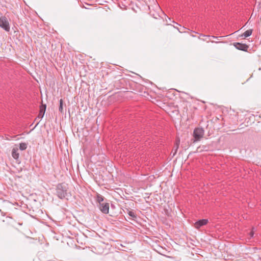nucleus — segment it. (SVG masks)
I'll return each mask as SVG.
<instances>
[{
	"mask_svg": "<svg viewBox=\"0 0 261 261\" xmlns=\"http://www.w3.org/2000/svg\"><path fill=\"white\" fill-rule=\"evenodd\" d=\"M68 187L64 184H60L57 185L56 188V193L57 196L63 199L67 198L68 193L67 192Z\"/></svg>",
	"mask_w": 261,
	"mask_h": 261,
	"instance_id": "1",
	"label": "nucleus"
},
{
	"mask_svg": "<svg viewBox=\"0 0 261 261\" xmlns=\"http://www.w3.org/2000/svg\"><path fill=\"white\" fill-rule=\"evenodd\" d=\"M108 246V244L102 241H98L95 244L94 247L97 254H101L106 252Z\"/></svg>",
	"mask_w": 261,
	"mask_h": 261,
	"instance_id": "2",
	"label": "nucleus"
},
{
	"mask_svg": "<svg viewBox=\"0 0 261 261\" xmlns=\"http://www.w3.org/2000/svg\"><path fill=\"white\" fill-rule=\"evenodd\" d=\"M204 134V130L202 127L195 128L193 132V137L195 139L194 142L199 141L203 138Z\"/></svg>",
	"mask_w": 261,
	"mask_h": 261,
	"instance_id": "3",
	"label": "nucleus"
},
{
	"mask_svg": "<svg viewBox=\"0 0 261 261\" xmlns=\"http://www.w3.org/2000/svg\"><path fill=\"white\" fill-rule=\"evenodd\" d=\"M0 27L3 28L6 32H9L10 30L9 21L7 18L5 16L0 18Z\"/></svg>",
	"mask_w": 261,
	"mask_h": 261,
	"instance_id": "4",
	"label": "nucleus"
},
{
	"mask_svg": "<svg viewBox=\"0 0 261 261\" xmlns=\"http://www.w3.org/2000/svg\"><path fill=\"white\" fill-rule=\"evenodd\" d=\"M233 46L238 49L247 51L249 46L246 44L241 43L239 42L233 43Z\"/></svg>",
	"mask_w": 261,
	"mask_h": 261,
	"instance_id": "5",
	"label": "nucleus"
},
{
	"mask_svg": "<svg viewBox=\"0 0 261 261\" xmlns=\"http://www.w3.org/2000/svg\"><path fill=\"white\" fill-rule=\"evenodd\" d=\"M99 209L104 214H108L109 212V204L102 203L99 204Z\"/></svg>",
	"mask_w": 261,
	"mask_h": 261,
	"instance_id": "6",
	"label": "nucleus"
},
{
	"mask_svg": "<svg viewBox=\"0 0 261 261\" xmlns=\"http://www.w3.org/2000/svg\"><path fill=\"white\" fill-rule=\"evenodd\" d=\"M208 223L207 219H201L197 222L194 224V227L196 229L200 228L201 226L206 225Z\"/></svg>",
	"mask_w": 261,
	"mask_h": 261,
	"instance_id": "7",
	"label": "nucleus"
},
{
	"mask_svg": "<svg viewBox=\"0 0 261 261\" xmlns=\"http://www.w3.org/2000/svg\"><path fill=\"white\" fill-rule=\"evenodd\" d=\"M45 110H46V105H42L40 107V111H39V113L38 115V117L39 118L42 119L43 117L44 114H45Z\"/></svg>",
	"mask_w": 261,
	"mask_h": 261,
	"instance_id": "8",
	"label": "nucleus"
},
{
	"mask_svg": "<svg viewBox=\"0 0 261 261\" xmlns=\"http://www.w3.org/2000/svg\"><path fill=\"white\" fill-rule=\"evenodd\" d=\"M12 156L16 160L18 159L19 156V153L18 152V149L17 148H14L12 151Z\"/></svg>",
	"mask_w": 261,
	"mask_h": 261,
	"instance_id": "9",
	"label": "nucleus"
},
{
	"mask_svg": "<svg viewBox=\"0 0 261 261\" xmlns=\"http://www.w3.org/2000/svg\"><path fill=\"white\" fill-rule=\"evenodd\" d=\"M179 143H180V140H179V138H177L176 139L175 143V144H174V146L173 147V149L174 150V154L176 153L177 150L179 147Z\"/></svg>",
	"mask_w": 261,
	"mask_h": 261,
	"instance_id": "10",
	"label": "nucleus"
},
{
	"mask_svg": "<svg viewBox=\"0 0 261 261\" xmlns=\"http://www.w3.org/2000/svg\"><path fill=\"white\" fill-rule=\"evenodd\" d=\"M253 30L252 29H249L246 31L242 35L241 37H244V38L248 37L250 36L252 33Z\"/></svg>",
	"mask_w": 261,
	"mask_h": 261,
	"instance_id": "11",
	"label": "nucleus"
},
{
	"mask_svg": "<svg viewBox=\"0 0 261 261\" xmlns=\"http://www.w3.org/2000/svg\"><path fill=\"white\" fill-rule=\"evenodd\" d=\"M127 213L129 216L132 217L133 218H136V215L133 211L127 209Z\"/></svg>",
	"mask_w": 261,
	"mask_h": 261,
	"instance_id": "12",
	"label": "nucleus"
},
{
	"mask_svg": "<svg viewBox=\"0 0 261 261\" xmlns=\"http://www.w3.org/2000/svg\"><path fill=\"white\" fill-rule=\"evenodd\" d=\"M27 148V144L25 143H21L19 144V149L21 150H24Z\"/></svg>",
	"mask_w": 261,
	"mask_h": 261,
	"instance_id": "13",
	"label": "nucleus"
},
{
	"mask_svg": "<svg viewBox=\"0 0 261 261\" xmlns=\"http://www.w3.org/2000/svg\"><path fill=\"white\" fill-rule=\"evenodd\" d=\"M63 99H61L60 100V106H59V110L61 113H62L63 112Z\"/></svg>",
	"mask_w": 261,
	"mask_h": 261,
	"instance_id": "14",
	"label": "nucleus"
},
{
	"mask_svg": "<svg viewBox=\"0 0 261 261\" xmlns=\"http://www.w3.org/2000/svg\"><path fill=\"white\" fill-rule=\"evenodd\" d=\"M97 200L99 202V204L101 203V202H102L103 200V199L102 196H98L97 197Z\"/></svg>",
	"mask_w": 261,
	"mask_h": 261,
	"instance_id": "15",
	"label": "nucleus"
},
{
	"mask_svg": "<svg viewBox=\"0 0 261 261\" xmlns=\"http://www.w3.org/2000/svg\"><path fill=\"white\" fill-rule=\"evenodd\" d=\"M200 36H204V37H212V38H217V37L214 36H209V35H202V34H201V35H200Z\"/></svg>",
	"mask_w": 261,
	"mask_h": 261,
	"instance_id": "16",
	"label": "nucleus"
},
{
	"mask_svg": "<svg viewBox=\"0 0 261 261\" xmlns=\"http://www.w3.org/2000/svg\"><path fill=\"white\" fill-rule=\"evenodd\" d=\"M253 234H254V232L252 231L250 232V237H252L253 236Z\"/></svg>",
	"mask_w": 261,
	"mask_h": 261,
	"instance_id": "17",
	"label": "nucleus"
}]
</instances>
